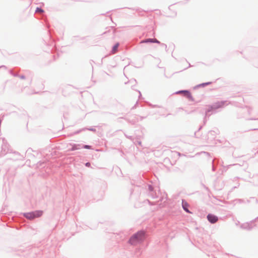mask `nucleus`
<instances>
[{"label": "nucleus", "mask_w": 258, "mask_h": 258, "mask_svg": "<svg viewBox=\"0 0 258 258\" xmlns=\"http://www.w3.org/2000/svg\"><path fill=\"white\" fill-rule=\"evenodd\" d=\"M145 233L143 231H139L132 236L130 239V242L132 244H136L138 242L143 240L144 238Z\"/></svg>", "instance_id": "f257e3e1"}, {"label": "nucleus", "mask_w": 258, "mask_h": 258, "mask_svg": "<svg viewBox=\"0 0 258 258\" xmlns=\"http://www.w3.org/2000/svg\"><path fill=\"white\" fill-rule=\"evenodd\" d=\"M177 93H178V94L182 93V94H183L184 96L186 97L189 100H194L191 93L188 91H180L178 92Z\"/></svg>", "instance_id": "f03ea898"}, {"label": "nucleus", "mask_w": 258, "mask_h": 258, "mask_svg": "<svg viewBox=\"0 0 258 258\" xmlns=\"http://www.w3.org/2000/svg\"><path fill=\"white\" fill-rule=\"evenodd\" d=\"M207 218L212 223H216L218 220V217L213 214H209L207 216Z\"/></svg>", "instance_id": "7ed1b4c3"}, {"label": "nucleus", "mask_w": 258, "mask_h": 258, "mask_svg": "<svg viewBox=\"0 0 258 258\" xmlns=\"http://www.w3.org/2000/svg\"><path fill=\"white\" fill-rule=\"evenodd\" d=\"M182 206L183 209L187 213H190V212L188 210V204L185 201H182Z\"/></svg>", "instance_id": "20e7f679"}, {"label": "nucleus", "mask_w": 258, "mask_h": 258, "mask_svg": "<svg viewBox=\"0 0 258 258\" xmlns=\"http://www.w3.org/2000/svg\"><path fill=\"white\" fill-rule=\"evenodd\" d=\"M142 42H145V43L152 42V43H160V42L156 39H151V38L147 39L144 41H143Z\"/></svg>", "instance_id": "39448f33"}, {"label": "nucleus", "mask_w": 258, "mask_h": 258, "mask_svg": "<svg viewBox=\"0 0 258 258\" xmlns=\"http://www.w3.org/2000/svg\"><path fill=\"white\" fill-rule=\"evenodd\" d=\"M32 213L34 214L33 216L34 218L40 217L43 213L42 211H36Z\"/></svg>", "instance_id": "423d86ee"}, {"label": "nucleus", "mask_w": 258, "mask_h": 258, "mask_svg": "<svg viewBox=\"0 0 258 258\" xmlns=\"http://www.w3.org/2000/svg\"><path fill=\"white\" fill-rule=\"evenodd\" d=\"M33 215H34V214H33L32 212L26 213L24 215L25 217L27 219H30V220L34 219V217Z\"/></svg>", "instance_id": "0eeeda50"}, {"label": "nucleus", "mask_w": 258, "mask_h": 258, "mask_svg": "<svg viewBox=\"0 0 258 258\" xmlns=\"http://www.w3.org/2000/svg\"><path fill=\"white\" fill-rule=\"evenodd\" d=\"M118 44H116L114 46V47L113 48V49H112V51H113V53H115L116 51V50H117V49L118 48Z\"/></svg>", "instance_id": "6e6552de"}, {"label": "nucleus", "mask_w": 258, "mask_h": 258, "mask_svg": "<svg viewBox=\"0 0 258 258\" xmlns=\"http://www.w3.org/2000/svg\"><path fill=\"white\" fill-rule=\"evenodd\" d=\"M36 12L42 13V12H43V10L41 9H39V8H37Z\"/></svg>", "instance_id": "1a4fd4ad"}, {"label": "nucleus", "mask_w": 258, "mask_h": 258, "mask_svg": "<svg viewBox=\"0 0 258 258\" xmlns=\"http://www.w3.org/2000/svg\"><path fill=\"white\" fill-rule=\"evenodd\" d=\"M84 148L89 149H90V146H88V145H85L84 146Z\"/></svg>", "instance_id": "9d476101"}, {"label": "nucleus", "mask_w": 258, "mask_h": 258, "mask_svg": "<svg viewBox=\"0 0 258 258\" xmlns=\"http://www.w3.org/2000/svg\"><path fill=\"white\" fill-rule=\"evenodd\" d=\"M86 166H87V167H90L91 166V164L89 162H87L86 163Z\"/></svg>", "instance_id": "9b49d317"}, {"label": "nucleus", "mask_w": 258, "mask_h": 258, "mask_svg": "<svg viewBox=\"0 0 258 258\" xmlns=\"http://www.w3.org/2000/svg\"><path fill=\"white\" fill-rule=\"evenodd\" d=\"M76 149H77V148L75 147H73V148H72V150H76Z\"/></svg>", "instance_id": "f8f14e48"}, {"label": "nucleus", "mask_w": 258, "mask_h": 258, "mask_svg": "<svg viewBox=\"0 0 258 258\" xmlns=\"http://www.w3.org/2000/svg\"><path fill=\"white\" fill-rule=\"evenodd\" d=\"M210 84V83H205V84H203V85L204 86V85H209V84Z\"/></svg>", "instance_id": "ddd939ff"}]
</instances>
